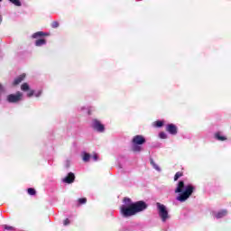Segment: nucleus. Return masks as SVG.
I'll return each mask as SVG.
<instances>
[{
	"instance_id": "obj_8",
	"label": "nucleus",
	"mask_w": 231,
	"mask_h": 231,
	"mask_svg": "<svg viewBox=\"0 0 231 231\" xmlns=\"http://www.w3.org/2000/svg\"><path fill=\"white\" fill-rule=\"evenodd\" d=\"M75 181V174L73 172H69L68 176L63 179L64 183H73Z\"/></svg>"
},
{
	"instance_id": "obj_22",
	"label": "nucleus",
	"mask_w": 231,
	"mask_h": 231,
	"mask_svg": "<svg viewBox=\"0 0 231 231\" xmlns=\"http://www.w3.org/2000/svg\"><path fill=\"white\" fill-rule=\"evenodd\" d=\"M160 138H162V140H165V138H167V134H165L164 132H161L159 134Z\"/></svg>"
},
{
	"instance_id": "obj_28",
	"label": "nucleus",
	"mask_w": 231,
	"mask_h": 231,
	"mask_svg": "<svg viewBox=\"0 0 231 231\" xmlns=\"http://www.w3.org/2000/svg\"><path fill=\"white\" fill-rule=\"evenodd\" d=\"M27 97H33V90H31L29 93H27Z\"/></svg>"
},
{
	"instance_id": "obj_24",
	"label": "nucleus",
	"mask_w": 231,
	"mask_h": 231,
	"mask_svg": "<svg viewBox=\"0 0 231 231\" xmlns=\"http://www.w3.org/2000/svg\"><path fill=\"white\" fill-rule=\"evenodd\" d=\"M92 160H93L94 162H98V154L94 153V155L92 156Z\"/></svg>"
},
{
	"instance_id": "obj_10",
	"label": "nucleus",
	"mask_w": 231,
	"mask_h": 231,
	"mask_svg": "<svg viewBox=\"0 0 231 231\" xmlns=\"http://www.w3.org/2000/svg\"><path fill=\"white\" fill-rule=\"evenodd\" d=\"M225 216H226V210H221L216 215V217L217 219H221V217H225Z\"/></svg>"
},
{
	"instance_id": "obj_9",
	"label": "nucleus",
	"mask_w": 231,
	"mask_h": 231,
	"mask_svg": "<svg viewBox=\"0 0 231 231\" xmlns=\"http://www.w3.org/2000/svg\"><path fill=\"white\" fill-rule=\"evenodd\" d=\"M26 78V74H22L18 78H16L14 81V86H17L18 84H21L22 80H24Z\"/></svg>"
},
{
	"instance_id": "obj_16",
	"label": "nucleus",
	"mask_w": 231,
	"mask_h": 231,
	"mask_svg": "<svg viewBox=\"0 0 231 231\" xmlns=\"http://www.w3.org/2000/svg\"><path fill=\"white\" fill-rule=\"evenodd\" d=\"M27 192H28V194H29L30 196H35V194H36L35 189H33V188H29V189H27Z\"/></svg>"
},
{
	"instance_id": "obj_18",
	"label": "nucleus",
	"mask_w": 231,
	"mask_h": 231,
	"mask_svg": "<svg viewBox=\"0 0 231 231\" xmlns=\"http://www.w3.org/2000/svg\"><path fill=\"white\" fill-rule=\"evenodd\" d=\"M181 176H183L182 172L178 171L175 176H174V181H178V180H180V178H181Z\"/></svg>"
},
{
	"instance_id": "obj_20",
	"label": "nucleus",
	"mask_w": 231,
	"mask_h": 231,
	"mask_svg": "<svg viewBox=\"0 0 231 231\" xmlns=\"http://www.w3.org/2000/svg\"><path fill=\"white\" fill-rule=\"evenodd\" d=\"M4 228H5V230H7V231H15V228L12 226L5 225Z\"/></svg>"
},
{
	"instance_id": "obj_17",
	"label": "nucleus",
	"mask_w": 231,
	"mask_h": 231,
	"mask_svg": "<svg viewBox=\"0 0 231 231\" xmlns=\"http://www.w3.org/2000/svg\"><path fill=\"white\" fill-rule=\"evenodd\" d=\"M22 91H28L30 89V86H28V83H23L21 87Z\"/></svg>"
},
{
	"instance_id": "obj_2",
	"label": "nucleus",
	"mask_w": 231,
	"mask_h": 231,
	"mask_svg": "<svg viewBox=\"0 0 231 231\" xmlns=\"http://www.w3.org/2000/svg\"><path fill=\"white\" fill-rule=\"evenodd\" d=\"M195 189L196 188L191 184L185 186V182L183 180H180L177 188L175 189L176 194H180L177 197V201H180V203L187 201V199L192 196Z\"/></svg>"
},
{
	"instance_id": "obj_26",
	"label": "nucleus",
	"mask_w": 231,
	"mask_h": 231,
	"mask_svg": "<svg viewBox=\"0 0 231 231\" xmlns=\"http://www.w3.org/2000/svg\"><path fill=\"white\" fill-rule=\"evenodd\" d=\"M51 26H52L53 28H59V22H53V23H51Z\"/></svg>"
},
{
	"instance_id": "obj_4",
	"label": "nucleus",
	"mask_w": 231,
	"mask_h": 231,
	"mask_svg": "<svg viewBox=\"0 0 231 231\" xmlns=\"http://www.w3.org/2000/svg\"><path fill=\"white\" fill-rule=\"evenodd\" d=\"M21 100H23V94L21 92L7 96V102L10 104H16V102H21Z\"/></svg>"
},
{
	"instance_id": "obj_21",
	"label": "nucleus",
	"mask_w": 231,
	"mask_h": 231,
	"mask_svg": "<svg viewBox=\"0 0 231 231\" xmlns=\"http://www.w3.org/2000/svg\"><path fill=\"white\" fill-rule=\"evenodd\" d=\"M10 3H13V5H14L15 6H21V1L19 0H9Z\"/></svg>"
},
{
	"instance_id": "obj_12",
	"label": "nucleus",
	"mask_w": 231,
	"mask_h": 231,
	"mask_svg": "<svg viewBox=\"0 0 231 231\" xmlns=\"http://www.w3.org/2000/svg\"><path fill=\"white\" fill-rule=\"evenodd\" d=\"M132 150L134 151V152H140V151H142V146H140V144H133Z\"/></svg>"
},
{
	"instance_id": "obj_14",
	"label": "nucleus",
	"mask_w": 231,
	"mask_h": 231,
	"mask_svg": "<svg viewBox=\"0 0 231 231\" xmlns=\"http://www.w3.org/2000/svg\"><path fill=\"white\" fill-rule=\"evenodd\" d=\"M42 36H44L43 32H37L32 34V39H39V37H42Z\"/></svg>"
},
{
	"instance_id": "obj_3",
	"label": "nucleus",
	"mask_w": 231,
	"mask_h": 231,
	"mask_svg": "<svg viewBox=\"0 0 231 231\" xmlns=\"http://www.w3.org/2000/svg\"><path fill=\"white\" fill-rule=\"evenodd\" d=\"M159 217H161L162 223H165L167 219H171V215H169V210L167 207L160 202L156 203Z\"/></svg>"
},
{
	"instance_id": "obj_11",
	"label": "nucleus",
	"mask_w": 231,
	"mask_h": 231,
	"mask_svg": "<svg viewBox=\"0 0 231 231\" xmlns=\"http://www.w3.org/2000/svg\"><path fill=\"white\" fill-rule=\"evenodd\" d=\"M46 44V40L44 39H39L35 42V46H44Z\"/></svg>"
},
{
	"instance_id": "obj_30",
	"label": "nucleus",
	"mask_w": 231,
	"mask_h": 231,
	"mask_svg": "<svg viewBox=\"0 0 231 231\" xmlns=\"http://www.w3.org/2000/svg\"><path fill=\"white\" fill-rule=\"evenodd\" d=\"M35 97H41V92H39V94H35Z\"/></svg>"
},
{
	"instance_id": "obj_19",
	"label": "nucleus",
	"mask_w": 231,
	"mask_h": 231,
	"mask_svg": "<svg viewBox=\"0 0 231 231\" xmlns=\"http://www.w3.org/2000/svg\"><path fill=\"white\" fill-rule=\"evenodd\" d=\"M91 158V155H89V153H84L83 156V162H89V159Z\"/></svg>"
},
{
	"instance_id": "obj_15",
	"label": "nucleus",
	"mask_w": 231,
	"mask_h": 231,
	"mask_svg": "<svg viewBox=\"0 0 231 231\" xmlns=\"http://www.w3.org/2000/svg\"><path fill=\"white\" fill-rule=\"evenodd\" d=\"M151 164L152 165L153 169H155V171H158L160 172V171H162V169H160V166H158V164H156V162H154V161L152 159H151Z\"/></svg>"
},
{
	"instance_id": "obj_1",
	"label": "nucleus",
	"mask_w": 231,
	"mask_h": 231,
	"mask_svg": "<svg viewBox=\"0 0 231 231\" xmlns=\"http://www.w3.org/2000/svg\"><path fill=\"white\" fill-rule=\"evenodd\" d=\"M123 203L125 204L121 206L120 210L124 217H131L147 208V204L144 201L133 202L129 198H125Z\"/></svg>"
},
{
	"instance_id": "obj_27",
	"label": "nucleus",
	"mask_w": 231,
	"mask_h": 231,
	"mask_svg": "<svg viewBox=\"0 0 231 231\" xmlns=\"http://www.w3.org/2000/svg\"><path fill=\"white\" fill-rule=\"evenodd\" d=\"M63 225L65 226H68V225H69V219H65L64 220V222H63Z\"/></svg>"
},
{
	"instance_id": "obj_5",
	"label": "nucleus",
	"mask_w": 231,
	"mask_h": 231,
	"mask_svg": "<svg viewBox=\"0 0 231 231\" xmlns=\"http://www.w3.org/2000/svg\"><path fill=\"white\" fill-rule=\"evenodd\" d=\"M91 126L93 127V129H95V131H97V133H104V131H106L104 125H102V123H100V121H98L97 119L92 120Z\"/></svg>"
},
{
	"instance_id": "obj_25",
	"label": "nucleus",
	"mask_w": 231,
	"mask_h": 231,
	"mask_svg": "<svg viewBox=\"0 0 231 231\" xmlns=\"http://www.w3.org/2000/svg\"><path fill=\"white\" fill-rule=\"evenodd\" d=\"M86 201H88V199L85 198L79 199V203H80L81 205H84V203H86Z\"/></svg>"
},
{
	"instance_id": "obj_6",
	"label": "nucleus",
	"mask_w": 231,
	"mask_h": 231,
	"mask_svg": "<svg viewBox=\"0 0 231 231\" xmlns=\"http://www.w3.org/2000/svg\"><path fill=\"white\" fill-rule=\"evenodd\" d=\"M133 143L137 145H143V143H145V139L142 135H135L133 138Z\"/></svg>"
},
{
	"instance_id": "obj_23",
	"label": "nucleus",
	"mask_w": 231,
	"mask_h": 231,
	"mask_svg": "<svg viewBox=\"0 0 231 231\" xmlns=\"http://www.w3.org/2000/svg\"><path fill=\"white\" fill-rule=\"evenodd\" d=\"M163 125V122L162 121H156L155 123V126L156 127H162Z\"/></svg>"
},
{
	"instance_id": "obj_29",
	"label": "nucleus",
	"mask_w": 231,
	"mask_h": 231,
	"mask_svg": "<svg viewBox=\"0 0 231 231\" xmlns=\"http://www.w3.org/2000/svg\"><path fill=\"white\" fill-rule=\"evenodd\" d=\"M1 23H3V16H1V14H0V24H1Z\"/></svg>"
},
{
	"instance_id": "obj_13",
	"label": "nucleus",
	"mask_w": 231,
	"mask_h": 231,
	"mask_svg": "<svg viewBox=\"0 0 231 231\" xmlns=\"http://www.w3.org/2000/svg\"><path fill=\"white\" fill-rule=\"evenodd\" d=\"M215 137L217 138V140H219L220 142H225V140H226V137L221 135V133H217L215 134Z\"/></svg>"
},
{
	"instance_id": "obj_7",
	"label": "nucleus",
	"mask_w": 231,
	"mask_h": 231,
	"mask_svg": "<svg viewBox=\"0 0 231 231\" xmlns=\"http://www.w3.org/2000/svg\"><path fill=\"white\" fill-rule=\"evenodd\" d=\"M166 131L170 133V134H178V127L176 125L170 124L166 126Z\"/></svg>"
}]
</instances>
